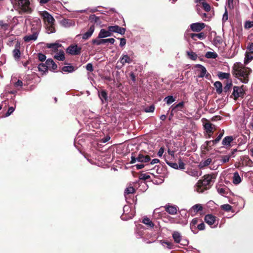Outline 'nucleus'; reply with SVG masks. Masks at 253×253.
<instances>
[{"mask_svg":"<svg viewBox=\"0 0 253 253\" xmlns=\"http://www.w3.org/2000/svg\"><path fill=\"white\" fill-rule=\"evenodd\" d=\"M189 174L194 177H199L201 175L202 171L196 169H192L190 170Z\"/></svg>","mask_w":253,"mask_h":253,"instance_id":"obj_32","label":"nucleus"},{"mask_svg":"<svg viewBox=\"0 0 253 253\" xmlns=\"http://www.w3.org/2000/svg\"><path fill=\"white\" fill-rule=\"evenodd\" d=\"M40 15L42 18L45 24H54L55 19L53 16L47 11L40 12Z\"/></svg>","mask_w":253,"mask_h":253,"instance_id":"obj_7","label":"nucleus"},{"mask_svg":"<svg viewBox=\"0 0 253 253\" xmlns=\"http://www.w3.org/2000/svg\"><path fill=\"white\" fill-rule=\"evenodd\" d=\"M31 32L40 34L42 28V22L40 18L35 17L31 21Z\"/></svg>","mask_w":253,"mask_h":253,"instance_id":"obj_4","label":"nucleus"},{"mask_svg":"<svg viewBox=\"0 0 253 253\" xmlns=\"http://www.w3.org/2000/svg\"><path fill=\"white\" fill-rule=\"evenodd\" d=\"M142 222L147 226L150 228H153L154 227V224L150 218L145 217L142 219Z\"/></svg>","mask_w":253,"mask_h":253,"instance_id":"obj_26","label":"nucleus"},{"mask_svg":"<svg viewBox=\"0 0 253 253\" xmlns=\"http://www.w3.org/2000/svg\"><path fill=\"white\" fill-rule=\"evenodd\" d=\"M135 192V189L133 187H128L126 188L125 190V196L126 198H127V195L129 194L134 193Z\"/></svg>","mask_w":253,"mask_h":253,"instance_id":"obj_36","label":"nucleus"},{"mask_svg":"<svg viewBox=\"0 0 253 253\" xmlns=\"http://www.w3.org/2000/svg\"><path fill=\"white\" fill-rule=\"evenodd\" d=\"M92 42L93 44H96L97 45L104 44L106 43V39H94L92 41Z\"/></svg>","mask_w":253,"mask_h":253,"instance_id":"obj_41","label":"nucleus"},{"mask_svg":"<svg viewBox=\"0 0 253 253\" xmlns=\"http://www.w3.org/2000/svg\"><path fill=\"white\" fill-rule=\"evenodd\" d=\"M216 176L214 174L205 175L202 179L199 180L195 185V189L198 193H203L209 189L214 182Z\"/></svg>","mask_w":253,"mask_h":253,"instance_id":"obj_1","label":"nucleus"},{"mask_svg":"<svg viewBox=\"0 0 253 253\" xmlns=\"http://www.w3.org/2000/svg\"><path fill=\"white\" fill-rule=\"evenodd\" d=\"M183 105H184L183 102H179L178 104H177L176 105H175L173 107L172 111H173L175 109L178 108H182L183 106Z\"/></svg>","mask_w":253,"mask_h":253,"instance_id":"obj_60","label":"nucleus"},{"mask_svg":"<svg viewBox=\"0 0 253 253\" xmlns=\"http://www.w3.org/2000/svg\"><path fill=\"white\" fill-rule=\"evenodd\" d=\"M166 162L170 167H171L174 169H178V164L177 163L169 162L167 160L166 161Z\"/></svg>","mask_w":253,"mask_h":253,"instance_id":"obj_51","label":"nucleus"},{"mask_svg":"<svg viewBox=\"0 0 253 253\" xmlns=\"http://www.w3.org/2000/svg\"><path fill=\"white\" fill-rule=\"evenodd\" d=\"M45 25L47 33L51 34L55 32L54 24H46Z\"/></svg>","mask_w":253,"mask_h":253,"instance_id":"obj_30","label":"nucleus"},{"mask_svg":"<svg viewBox=\"0 0 253 253\" xmlns=\"http://www.w3.org/2000/svg\"><path fill=\"white\" fill-rule=\"evenodd\" d=\"M13 4L20 12L30 13L33 11L32 4L30 0H14Z\"/></svg>","mask_w":253,"mask_h":253,"instance_id":"obj_3","label":"nucleus"},{"mask_svg":"<svg viewBox=\"0 0 253 253\" xmlns=\"http://www.w3.org/2000/svg\"><path fill=\"white\" fill-rule=\"evenodd\" d=\"M230 157L231 156H227V155L223 156L222 157V159L221 160L222 163H227L228 162H229Z\"/></svg>","mask_w":253,"mask_h":253,"instance_id":"obj_55","label":"nucleus"},{"mask_svg":"<svg viewBox=\"0 0 253 253\" xmlns=\"http://www.w3.org/2000/svg\"><path fill=\"white\" fill-rule=\"evenodd\" d=\"M38 69L40 71L43 73L45 72L48 70L47 65L45 63L39 64L38 65Z\"/></svg>","mask_w":253,"mask_h":253,"instance_id":"obj_38","label":"nucleus"},{"mask_svg":"<svg viewBox=\"0 0 253 253\" xmlns=\"http://www.w3.org/2000/svg\"><path fill=\"white\" fill-rule=\"evenodd\" d=\"M89 20L91 22L96 23L97 24L100 23L99 18L94 14L90 15L89 17Z\"/></svg>","mask_w":253,"mask_h":253,"instance_id":"obj_37","label":"nucleus"},{"mask_svg":"<svg viewBox=\"0 0 253 253\" xmlns=\"http://www.w3.org/2000/svg\"><path fill=\"white\" fill-rule=\"evenodd\" d=\"M198 219L197 218H195L193 219L190 223V228L191 230L193 231L194 229H196V225L198 223Z\"/></svg>","mask_w":253,"mask_h":253,"instance_id":"obj_43","label":"nucleus"},{"mask_svg":"<svg viewBox=\"0 0 253 253\" xmlns=\"http://www.w3.org/2000/svg\"><path fill=\"white\" fill-rule=\"evenodd\" d=\"M190 36L194 41H196L197 39L203 40L206 38V35L203 32L198 34L191 33L190 34Z\"/></svg>","mask_w":253,"mask_h":253,"instance_id":"obj_18","label":"nucleus"},{"mask_svg":"<svg viewBox=\"0 0 253 253\" xmlns=\"http://www.w3.org/2000/svg\"><path fill=\"white\" fill-rule=\"evenodd\" d=\"M205 129L208 133H211L213 132V127L212 124L210 123H205L204 125Z\"/></svg>","mask_w":253,"mask_h":253,"instance_id":"obj_31","label":"nucleus"},{"mask_svg":"<svg viewBox=\"0 0 253 253\" xmlns=\"http://www.w3.org/2000/svg\"><path fill=\"white\" fill-rule=\"evenodd\" d=\"M217 76L220 80L226 79L227 81L231 79V75L229 73H224L219 72L217 74Z\"/></svg>","mask_w":253,"mask_h":253,"instance_id":"obj_20","label":"nucleus"},{"mask_svg":"<svg viewBox=\"0 0 253 253\" xmlns=\"http://www.w3.org/2000/svg\"><path fill=\"white\" fill-rule=\"evenodd\" d=\"M232 86V81L231 79L228 80L226 84V85L224 87V91L225 92H228Z\"/></svg>","mask_w":253,"mask_h":253,"instance_id":"obj_39","label":"nucleus"},{"mask_svg":"<svg viewBox=\"0 0 253 253\" xmlns=\"http://www.w3.org/2000/svg\"><path fill=\"white\" fill-rule=\"evenodd\" d=\"M242 181V179L238 172H235L233 173V182L234 184H239Z\"/></svg>","mask_w":253,"mask_h":253,"instance_id":"obj_27","label":"nucleus"},{"mask_svg":"<svg viewBox=\"0 0 253 253\" xmlns=\"http://www.w3.org/2000/svg\"><path fill=\"white\" fill-rule=\"evenodd\" d=\"M202 4L204 9L206 11L208 12L211 10V6L208 3H207V2H205L204 1H203V2H202Z\"/></svg>","mask_w":253,"mask_h":253,"instance_id":"obj_53","label":"nucleus"},{"mask_svg":"<svg viewBox=\"0 0 253 253\" xmlns=\"http://www.w3.org/2000/svg\"><path fill=\"white\" fill-rule=\"evenodd\" d=\"M205 224L203 222L199 224L197 226V228L199 230H204L205 229Z\"/></svg>","mask_w":253,"mask_h":253,"instance_id":"obj_63","label":"nucleus"},{"mask_svg":"<svg viewBox=\"0 0 253 253\" xmlns=\"http://www.w3.org/2000/svg\"><path fill=\"white\" fill-rule=\"evenodd\" d=\"M118 27L119 26L118 25L110 26L108 27V29L110 31V33L112 34V33H116L117 32Z\"/></svg>","mask_w":253,"mask_h":253,"instance_id":"obj_48","label":"nucleus"},{"mask_svg":"<svg viewBox=\"0 0 253 253\" xmlns=\"http://www.w3.org/2000/svg\"><path fill=\"white\" fill-rule=\"evenodd\" d=\"M172 235L175 243H179L183 246L188 245V241L187 240L182 239L181 234L179 232L174 231Z\"/></svg>","mask_w":253,"mask_h":253,"instance_id":"obj_8","label":"nucleus"},{"mask_svg":"<svg viewBox=\"0 0 253 253\" xmlns=\"http://www.w3.org/2000/svg\"><path fill=\"white\" fill-rule=\"evenodd\" d=\"M20 45L18 43H17L15 45V49L13 50V56L15 59L17 60L19 59L21 55V53L20 51Z\"/></svg>","mask_w":253,"mask_h":253,"instance_id":"obj_19","label":"nucleus"},{"mask_svg":"<svg viewBox=\"0 0 253 253\" xmlns=\"http://www.w3.org/2000/svg\"><path fill=\"white\" fill-rule=\"evenodd\" d=\"M46 46L55 52L58 50V48L61 47L62 45L59 43H47Z\"/></svg>","mask_w":253,"mask_h":253,"instance_id":"obj_24","label":"nucleus"},{"mask_svg":"<svg viewBox=\"0 0 253 253\" xmlns=\"http://www.w3.org/2000/svg\"><path fill=\"white\" fill-rule=\"evenodd\" d=\"M221 208L222 210L227 211H231L232 209V206L227 204L222 205Z\"/></svg>","mask_w":253,"mask_h":253,"instance_id":"obj_50","label":"nucleus"},{"mask_svg":"<svg viewBox=\"0 0 253 253\" xmlns=\"http://www.w3.org/2000/svg\"><path fill=\"white\" fill-rule=\"evenodd\" d=\"M192 208L196 212H197L199 211H202L203 210V207L200 204H196L193 206Z\"/></svg>","mask_w":253,"mask_h":253,"instance_id":"obj_47","label":"nucleus"},{"mask_svg":"<svg viewBox=\"0 0 253 253\" xmlns=\"http://www.w3.org/2000/svg\"><path fill=\"white\" fill-rule=\"evenodd\" d=\"M120 60L123 65L126 63H130L132 61L130 58L127 54H123L120 58Z\"/></svg>","mask_w":253,"mask_h":253,"instance_id":"obj_21","label":"nucleus"},{"mask_svg":"<svg viewBox=\"0 0 253 253\" xmlns=\"http://www.w3.org/2000/svg\"><path fill=\"white\" fill-rule=\"evenodd\" d=\"M216 217L212 214H207L205 217V222L212 228H215L217 226L218 222L216 220Z\"/></svg>","mask_w":253,"mask_h":253,"instance_id":"obj_9","label":"nucleus"},{"mask_svg":"<svg viewBox=\"0 0 253 253\" xmlns=\"http://www.w3.org/2000/svg\"><path fill=\"white\" fill-rule=\"evenodd\" d=\"M98 96L102 102H103L104 100L105 101L107 100V94L105 90H102L100 92H99Z\"/></svg>","mask_w":253,"mask_h":253,"instance_id":"obj_34","label":"nucleus"},{"mask_svg":"<svg viewBox=\"0 0 253 253\" xmlns=\"http://www.w3.org/2000/svg\"><path fill=\"white\" fill-rule=\"evenodd\" d=\"M178 169H185V164L181 160H179L178 161Z\"/></svg>","mask_w":253,"mask_h":253,"instance_id":"obj_57","label":"nucleus"},{"mask_svg":"<svg viewBox=\"0 0 253 253\" xmlns=\"http://www.w3.org/2000/svg\"><path fill=\"white\" fill-rule=\"evenodd\" d=\"M233 140L232 136H227L225 137L222 141V144L225 147L230 146L231 143Z\"/></svg>","mask_w":253,"mask_h":253,"instance_id":"obj_16","label":"nucleus"},{"mask_svg":"<svg viewBox=\"0 0 253 253\" xmlns=\"http://www.w3.org/2000/svg\"><path fill=\"white\" fill-rule=\"evenodd\" d=\"M205 57L207 58L214 59L217 57V54L214 52L208 51L206 53Z\"/></svg>","mask_w":253,"mask_h":253,"instance_id":"obj_40","label":"nucleus"},{"mask_svg":"<svg viewBox=\"0 0 253 253\" xmlns=\"http://www.w3.org/2000/svg\"><path fill=\"white\" fill-rule=\"evenodd\" d=\"M223 133H221L219 134V135L214 140H212V145H214L217 144L221 139L223 136Z\"/></svg>","mask_w":253,"mask_h":253,"instance_id":"obj_49","label":"nucleus"},{"mask_svg":"<svg viewBox=\"0 0 253 253\" xmlns=\"http://www.w3.org/2000/svg\"><path fill=\"white\" fill-rule=\"evenodd\" d=\"M23 84V82L20 80H18L16 82L13 83L14 87L18 90H19L22 88Z\"/></svg>","mask_w":253,"mask_h":253,"instance_id":"obj_42","label":"nucleus"},{"mask_svg":"<svg viewBox=\"0 0 253 253\" xmlns=\"http://www.w3.org/2000/svg\"><path fill=\"white\" fill-rule=\"evenodd\" d=\"M14 110H15V109L14 107H10L8 108V111L5 114L4 117H8L9 116H10L14 112Z\"/></svg>","mask_w":253,"mask_h":253,"instance_id":"obj_54","label":"nucleus"},{"mask_svg":"<svg viewBox=\"0 0 253 253\" xmlns=\"http://www.w3.org/2000/svg\"><path fill=\"white\" fill-rule=\"evenodd\" d=\"M61 23L65 27H69L75 25V23L74 21L67 19H64L62 20Z\"/></svg>","mask_w":253,"mask_h":253,"instance_id":"obj_28","label":"nucleus"},{"mask_svg":"<svg viewBox=\"0 0 253 253\" xmlns=\"http://www.w3.org/2000/svg\"><path fill=\"white\" fill-rule=\"evenodd\" d=\"M245 28L250 29L253 27V21H247L245 22L244 25Z\"/></svg>","mask_w":253,"mask_h":253,"instance_id":"obj_52","label":"nucleus"},{"mask_svg":"<svg viewBox=\"0 0 253 253\" xmlns=\"http://www.w3.org/2000/svg\"><path fill=\"white\" fill-rule=\"evenodd\" d=\"M81 47L76 45H71L67 49V52L70 54L77 55L81 53Z\"/></svg>","mask_w":253,"mask_h":253,"instance_id":"obj_10","label":"nucleus"},{"mask_svg":"<svg viewBox=\"0 0 253 253\" xmlns=\"http://www.w3.org/2000/svg\"><path fill=\"white\" fill-rule=\"evenodd\" d=\"M214 86L216 88V91L218 94H221L223 91L222 84L221 82L216 81L214 84Z\"/></svg>","mask_w":253,"mask_h":253,"instance_id":"obj_29","label":"nucleus"},{"mask_svg":"<svg viewBox=\"0 0 253 253\" xmlns=\"http://www.w3.org/2000/svg\"><path fill=\"white\" fill-rule=\"evenodd\" d=\"M187 54L188 55L189 58L192 60H195L197 58V55L193 51H187Z\"/></svg>","mask_w":253,"mask_h":253,"instance_id":"obj_46","label":"nucleus"},{"mask_svg":"<svg viewBox=\"0 0 253 253\" xmlns=\"http://www.w3.org/2000/svg\"><path fill=\"white\" fill-rule=\"evenodd\" d=\"M218 193L221 195L224 196L227 194L226 189L223 187H219L217 188Z\"/></svg>","mask_w":253,"mask_h":253,"instance_id":"obj_45","label":"nucleus"},{"mask_svg":"<svg viewBox=\"0 0 253 253\" xmlns=\"http://www.w3.org/2000/svg\"><path fill=\"white\" fill-rule=\"evenodd\" d=\"M55 59L59 61H63L65 59V54L63 50H59L54 56Z\"/></svg>","mask_w":253,"mask_h":253,"instance_id":"obj_22","label":"nucleus"},{"mask_svg":"<svg viewBox=\"0 0 253 253\" xmlns=\"http://www.w3.org/2000/svg\"><path fill=\"white\" fill-rule=\"evenodd\" d=\"M94 30V26L93 25L90 26L88 30L82 35V39L85 40L89 39L93 34Z\"/></svg>","mask_w":253,"mask_h":253,"instance_id":"obj_14","label":"nucleus"},{"mask_svg":"<svg viewBox=\"0 0 253 253\" xmlns=\"http://www.w3.org/2000/svg\"><path fill=\"white\" fill-rule=\"evenodd\" d=\"M126 32V29L124 28H122L119 26L117 33H119L121 35H124Z\"/></svg>","mask_w":253,"mask_h":253,"instance_id":"obj_56","label":"nucleus"},{"mask_svg":"<svg viewBox=\"0 0 253 253\" xmlns=\"http://www.w3.org/2000/svg\"><path fill=\"white\" fill-rule=\"evenodd\" d=\"M205 27L204 23H194L190 25V28L193 32H198L201 31Z\"/></svg>","mask_w":253,"mask_h":253,"instance_id":"obj_12","label":"nucleus"},{"mask_svg":"<svg viewBox=\"0 0 253 253\" xmlns=\"http://www.w3.org/2000/svg\"><path fill=\"white\" fill-rule=\"evenodd\" d=\"M86 69L90 72H92L93 70L92 64L90 63L87 64L86 65Z\"/></svg>","mask_w":253,"mask_h":253,"instance_id":"obj_61","label":"nucleus"},{"mask_svg":"<svg viewBox=\"0 0 253 253\" xmlns=\"http://www.w3.org/2000/svg\"><path fill=\"white\" fill-rule=\"evenodd\" d=\"M155 110V107L154 105H151L148 108L145 109L146 112H153Z\"/></svg>","mask_w":253,"mask_h":253,"instance_id":"obj_62","label":"nucleus"},{"mask_svg":"<svg viewBox=\"0 0 253 253\" xmlns=\"http://www.w3.org/2000/svg\"><path fill=\"white\" fill-rule=\"evenodd\" d=\"M234 75L242 83L247 84L249 81V75L252 72L250 68L244 66L241 64L237 63L234 67Z\"/></svg>","mask_w":253,"mask_h":253,"instance_id":"obj_2","label":"nucleus"},{"mask_svg":"<svg viewBox=\"0 0 253 253\" xmlns=\"http://www.w3.org/2000/svg\"><path fill=\"white\" fill-rule=\"evenodd\" d=\"M253 59V53L246 51L244 59V64L247 65Z\"/></svg>","mask_w":253,"mask_h":253,"instance_id":"obj_23","label":"nucleus"},{"mask_svg":"<svg viewBox=\"0 0 253 253\" xmlns=\"http://www.w3.org/2000/svg\"><path fill=\"white\" fill-rule=\"evenodd\" d=\"M196 67H198L200 69V71H199L200 73L198 74V77L199 78L204 77L205 76L206 72H207L206 68L204 66H203V65H200V64L197 65Z\"/></svg>","mask_w":253,"mask_h":253,"instance_id":"obj_25","label":"nucleus"},{"mask_svg":"<svg viewBox=\"0 0 253 253\" xmlns=\"http://www.w3.org/2000/svg\"><path fill=\"white\" fill-rule=\"evenodd\" d=\"M111 36V34L110 33V31L108 29V30H106L104 29H101L100 32L98 35V39H103L104 38L108 37Z\"/></svg>","mask_w":253,"mask_h":253,"instance_id":"obj_15","label":"nucleus"},{"mask_svg":"<svg viewBox=\"0 0 253 253\" xmlns=\"http://www.w3.org/2000/svg\"><path fill=\"white\" fill-rule=\"evenodd\" d=\"M48 69L55 70L57 68V65L55 63L52 59H48L45 62Z\"/></svg>","mask_w":253,"mask_h":253,"instance_id":"obj_17","label":"nucleus"},{"mask_svg":"<svg viewBox=\"0 0 253 253\" xmlns=\"http://www.w3.org/2000/svg\"><path fill=\"white\" fill-rule=\"evenodd\" d=\"M31 34L26 35L23 37V40L27 42H31L36 41L39 34L38 33L31 32Z\"/></svg>","mask_w":253,"mask_h":253,"instance_id":"obj_11","label":"nucleus"},{"mask_svg":"<svg viewBox=\"0 0 253 253\" xmlns=\"http://www.w3.org/2000/svg\"><path fill=\"white\" fill-rule=\"evenodd\" d=\"M211 159L208 158L205 161H203L201 162L199 164V166L200 168H202L208 166L211 163Z\"/></svg>","mask_w":253,"mask_h":253,"instance_id":"obj_33","label":"nucleus"},{"mask_svg":"<svg viewBox=\"0 0 253 253\" xmlns=\"http://www.w3.org/2000/svg\"><path fill=\"white\" fill-rule=\"evenodd\" d=\"M62 71L64 72L72 73L75 70V67L72 65L64 66L62 69Z\"/></svg>","mask_w":253,"mask_h":253,"instance_id":"obj_35","label":"nucleus"},{"mask_svg":"<svg viewBox=\"0 0 253 253\" xmlns=\"http://www.w3.org/2000/svg\"><path fill=\"white\" fill-rule=\"evenodd\" d=\"M164 100L168 104H170L175 101V98L173 97V96L170 95L165 97Z\"/></svg>","mask_w":253,"mask_h":253,"instance_id":"obj_44","label":"nucleus"},{"mask_svg":"<svg viewBox=\"0 0 253 253\" xmlns=\"http://www.w3.org/2000/svg\"><path fill=\"white\" fill-rule=\"evenodd\" d=\"M165 210L169 213L174 215L177 213L178 207L176 206L166 205Z\"/></svg>","mask_w":253,"mask_h":253,"instance_id":"obj_13","label":"nucleus"},{"mask_svg":"<svg viewBox=\"0 0 253 253\" xmlns=\"http://www.w3.org/2000/svg\"><path fill=\"white\" fill-rule=\"evenodd\" d=\"M247 50H249L248 52L253 53V43H251L248 46Z\"/></svg>","mask_w":253,"mask_h":253,"instance_id":"obj_64","label":"nucleus"},{"mask_svg":"<svg viewBox=\"0 0 253 253\" xmlns=\"http://www.w3.org/2000/svg\"><path fill=\"white\" fill-rule=\"evenodd\" d=\"M244 85L241 86H234L233 90L232 95L234 96V99L237 100L239 97L243 98L245 95Z\"/></svg>","mask_w":253,"mask_h":253,"instance_id":"obj_6","label":"nucleus"},{"mask_svg":"<svg viewBox=\"0 0 253 253\" xmlns=\"http://www.w3.org/2000/svg\"><path fill=\"white\" fill-rule=\"evenodd\" d=\"M38 58L40 61H43L46 59V56L42 53H39L38 54Z\"/></svg>","mask_w":253,"mask_h":253,"instance_id":"obj_59","label":"nucleus"},{"mask_svg":"<svg viewBox=\"0 0 253 253\" xmlns=\"http://www.w3.org/2000/svg\"><path fill=\"white\" fill-rule=\"evenodd\" d=\"M150 157L148 155H144L142 154H139L137 157H135L133 155L131 156L130 164H134L136 162H139L141 163H147L150 161Z\"/></svg>","mask_w":253,"mask_h":253,"instance_id":"obj_5","label":"nucleus"},{"mask_svg":"<svg viewBox=\"0 0 253 253\" xmlns=\"http://www.w3.org/2000/svg\"><path fill=\"white\" fill-rule=\"evenodd\" d=\"M239 43H236L235 45H233L232 46V48H234V53L237 54L238 53V49L239 48Z\"/></svg>","mask_w":253,"mask_h":253,"instance_id":"obj_58","label":"nucleus"}]
</instances>
